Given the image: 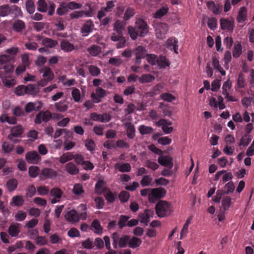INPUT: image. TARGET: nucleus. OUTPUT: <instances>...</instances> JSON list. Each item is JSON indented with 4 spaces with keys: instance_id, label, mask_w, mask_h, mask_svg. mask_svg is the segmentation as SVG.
Here are the masks:
<instances>
[{
    "instance_id": "obj_1",
    "label": "nucleus",
    "mask_w": 254,
    "mask_h": 254,
    "mask_svg": "<svg viewBox=\"0 0 254 254\" xmlns=\"http://www.w3.org/2000/svg\"><path fill=\"white\" fill-rule=\"evenodd\" d=\"M128 33L132 40H136L138 36L143 37L148 33V26L146 22L141 18L138 19L134 27H127Z\"/></svg>"
},
{
    "instance_id": "obj_2",
    "label": "nucleus",
    "mask_w": 254,
    "mask_h": 254,
    "mask_svg": "<svg viewBox=\"0 0 254 254\" xmlns=\"http://www.w3.org/2000/svg\"><path fill=\"white\" fill-rule=\"evenodd\" d=\"M156 212L158 217H164L169 215L172 210L170 204L165 200L159 201L155 206Z\"/></svg>"
},
{
    "instance_id": "obj_3",
    "label": "nucleus",
    "mask_w": 254,
    "mask_h": 254,
    "mask_svg": "<svg viewBox=\"0 0 254 254\" xmlns=\"http://www.w3.org/2000/svg\"><path fill=\"white\" fill-rule=\"evenodd\" d=\"M166 193V190L162 188L151 189V193L148 195L149 201L150 202H154L155 200L164 197Z\"/></svg>"
},
{
    "instance_id": "obj_4",
    "label": "nucleus",
    "mask_w": 254,
    "mask_h": 254,
    "mask_svg": "<svg viewBox=\"0 0 254 254\" xmlns=\"http://www.w3.org/2000/svg\"><path fill=\"white\" fill-rule=\"evenodd\" d=\"M169 30V27L165 23H159L156 25L155 34L157 38L162 40L166 38V35Z\"/></svg>"
},
{
    "instance_id": "obj_5",
    "label": "nucleus",
    "mask_w": 254,
    "mask_h": 254,
    "mask_svg": "<svg viewBox=\"0 0 254 254\" xmlns=\"http://www.w3.org/2000/svg\"><path fill=\"white\" fill-rule=\"evenodd\" d=\"M52 114L49 111H41L36 115L34 123L37 125H40L43 122L47 123L52 119Z\"/></svg>"
},
{
    "instance_id": "obj_6",
    "label": "nucleus",
    "mask_w": 254,
    "mask_h": 254,
    "mask_svg": "<svg viewBox=\"0 0 254 254\" xmlns=\"http://www.w3.org/2000/svg\"><path fill=\"white\" fill-rule=\"evenodd\" d=\"M57 172L50 168H43L39 174V178L40 180H45L48 179H54L57 177Z\"/></svg>"
},
{
    "instance_id": "obj_7",
    "label": "nucleus",
    "mask_w": 254,
    "mask_h": 254,
    "mask_svg": "<svg viewBox=\"0 0 254 254\" xmlns=\"http://www.w3.org/2000/svg\"><path fill=\"white\" fill-rule=\"evenodd\" d=\"M94 28V24L91 19H88L85 21L83 24L80 32L83 36H87L91 33Z\"/></svg>"
},
{
    "instance_id": "obj_8",
    "label": "nucleus",
    "mask_w": 254,
    "mask_h": 254,
    "mask_svg": "<svg viewBox=\"0 0 254 254\" xmlns=\"http://www.w3.org/2000/svg\"><path fill=\"white\" fill-rule=\"evenodd\" d=\"M90 118L92 121L102 123L108 122L111 120V116L107 113L98 114L96 113H92L90 114Z\"/></svg>"
},
{
    "instance_id": "obj_9",
    "label": "nucleus",
    "mask_w": 254,
    "mask_h": 254,
    "mask_svg": "<svg viewBox=\"0 0 254 254\" xmlns=\"http://www.w3.org/2000/svg\"><path fill=\"white\" fill-rule=\"evenodd\" d=\"M173 159L169 155H162L159 156L158 158V163L163 166L169 169H172L173 167Z\"/></svg>"
},
{
    "instance_id": "obj_10",
    "label": "nucleus",
    "mask_w": 254,
    "mask_h": 254,
    "mask_svg": "<svg viewBox=\"0 0 254 254\" xmlns=\"http://www.w3.org/2000/svg\"><path fill=\"white\" fill-rule=\"evenodd\" d=\"M43 107V104L41 101L35 102H28L25 106V111L26 113H30L33 111H39Z\"/></svg>"
},
{
    "instance_id": "obj_11",
    "label": "nucleus",
    "mask_w": 254,
    "mask_h": 254,
    "mask_svg": "<svg viewBox=\"0 0 254 254\" xmlns=\"http://www.w3.org/2000/svg\"><path fill=\"white\" fill-rule=\"evenodd\" d=\"M25 159L30 164H38L41 160V157L36 151L28 152L25 155Z\"/></svg>"
},
{
    "instance_id": "obj_12",
    "label": "nucleus",
    "mask_w": 254,
    "mask_h": 254,
    "mask_svg": "<svg viewBox=\"0 0 254 254\" xmlns=\"http://www.w3.org/2000/svg\"><path fill=\"white\" fill-rule=\"evenodd\" d=\"M40 72L42 73L43 78L48 80L51 81L54 79V73L52 69L49 66H43L40 70Z\"/></svg>"
},
{
    "instance_id": "obj_13",
    "label": "nucleus",
    "mask_w": 254,
    "mask_h": 254,
    "mask_svg": "<svg viewBox=\"0 0 254 254\" xmlns=\"http://www.w3.org/2000/svg\"><path fill=\"white\" fill-rule=\"evenodd\" d=\"M207 6L215 14H220L222 11V5L220 3H215L212 0L208 1L207 2Z\"/></svg>"
},
{
    "instance_id": "obj_14",
    "label": "nucleus",
    "mask_w": 254,
    "mask_h": 254,
    "mask_svg": "<svg viewBox=\"0 0 254 254\" xmlns=\"http://www.w3.org/2000/svg\"><path fill=\"white\" fill-rule=\"evenodd\" d=\"M220 24L222 30H226L228 31H232L234 29V21L228 19L222 18L220 19Z\"/></svg>"
},
{
    "instance_id": "obj_15",
    "label": "nucleus",
    "mask_w": 254,
    "mask_h": 254,
    "mask_svg": "<svg viewBox=\"0 0 254 254\" xmlns=\"http://www.w3.org/2000/svg\"><path fill=\"white\" fill-rule=\"evenodd\" d=\"M10 132L8 136L21 137L24 132V128L21 125H18L11 127Z\"/></svg>"
},
{
    "instance_id": "obj_16",
    "label": "nucleus",
    "mask_w": 254,
    "mask_h": 254,
    "mask_svg": "<svg viewBox=\"0 0 254 254\" xmlns=\"http://www.w3.org/2000/svg\"><path fill=\"white\" fill-rule=\"evenodd\" d=\"M153 215V211L150 209H146L143 213H140L138 215L139 218L140 219V222L142 223L147 225L149 222V219L150 217H152Z\"/></svg>"
},
{
    "instance_id": "obj_17",
    "label": "nucleus",
    "mask_w": 254,
    "mask_h": 254,
    "mask_svg": "<svg viewBox=\"0 0 254 254\" xmlns=\"http://www.w3.org/2000/svg\"><path fill=\"white\" fill-rule=\"evenodd\" d=\"M65 218L68 221L72 223L77 222L79 219V215L74 209L67 211L65 215Z\"/></svg>"
},
{
    "instance_id": "obj_18",
    "label": "nucleus",
    "mask_w": 254,
    "mask_h": 254,
    "mask_svg": "<svg viewBox=\"0 0 254 254\" xmlns=\"http://www.w3.org/2000/svg\"><path fill=\"white\" fill-rule=\"evenodd\" d=\"M60 47L62 51L66 53L70 52L74 49L73 44L66 39H64L61 41Z\"/></svg>"
},
{
    "instance_id": "obj_19",
    "label": "nucleus",
    "mask_w": 254,
    "mask_h": 254,
    "mask_svg": "<svg viewBox=\"0 0 254 254\" xmlns=\"http://www.w3.org/2000/svg\"><path fill=\"white\" fill-rule=\"evenodd\" d=\"M159 69L166 68L170 66L169 60L166 58V56H160L158 57L156 63Z\"/></svg>"
},
{
    "instance_id": "obj_20",
    "label": "nucleus",
    "mask_w": 254,
    "mask_h": 254,
    "mask_svg": "<svg viewBox=\"0 0 254 254\" xmlns=\"http://www.w3.org/2000/svg\"><path fill=\"white\" fill-rule=\"evenodd\" d=\"M114 167L116 169L122 173L129 172L131 170V166L128 163H117L115 164Z\"/></svg>"
},
{
    "instance_id": "obj_21",
    "label": "nucleus",
    "mask_w": 254,
    "mask_h": 254,
    "mask_svg": "<svg viewBox=\"0 0 254 254\" xmlns=\"http://www.w3.org/2000/svg\"><path fill=\"white\" fill-rule=\"evenodd\" d=\"M65 171L70 175H75L79 173V170L72 162L67 163L65 166Z\"/></svg>"
},
{
    "instance_id": "obj_22",
    "label": "nucleus",
    "mask_w": 254,
    "mask_h": 254,
    "mask_svg": "<svg viewBox=\"0 0 254 254\" xmlns=\"http://www.w3.org/2000/svg\"><path fill=\"white\" fill-rule=\"evenodd\" d=\"M26 94L35 96L39 93V88L37 85L30 84L26 86Z\"/></svg>"
},
{
    "instance_id": "obj_23",
    "label": "nucleus",
    "mask_w": 254,
    "mask_h": 254,
    "mask_svg": "<svg viewBox=\"0 0 254 254\" xmlns=\"http://www.w3.org/2000/svg\"><path fill=\"white\" fill-rule=\"evenodd\" d=\"M247 9L246 7L242 6L240 8L237 17L238 23H244L247 19Z\"/></svg>"
},
{
    "instance_id": "obj_24",
    "label": "nucleus",
    "mask_w": 254,
    "mask_h": 254,
    "mask_svg": "<svg viewBox=\"0 0 254 254\" xmlns=\"http://www.w3.org/2000/svg\"><path fill=\"white\" fill-rule=\"evenodd\" d=\"M127 135L129 139H133L135 136V127L131 123H127L125 124Z\"/></svg>"
},
{
    "instance_id": "obj_25",
    "label": "nucleus",
    "mask_w": 254,
    "mask_h": 254,
    "mask_svg": "<svg viewBox=\"0 0 254 254\" xmlns=\"http://www.w3.org/2000/svg\"><path fill=\"white\" fill-rule=\"evenodd\" d=\"M91 229L97 234L100 235L103 232V229L97 219L94 220L92 222Z\"/></svg>"
},
{
    "instance_id": "obj_26",
    "label": "nucleus",
    "mask_w": 254,
    "mask_h": 254,
    "mask_svg": "<svg viewBox=\"0 0 254 254\" xmlns=\"http://www.w3.org/2000/svg\"><path fill=\"white\" fill-rule=\"evenodd\" d=\"M19 225H20V224L18 223L10 225L8 229V232L10 236L15 237L18 235L20 232V230L18 227Z\"/></svg>"
},
{
    "instance_id": "obj_27",
    "label": "nucleus",
    "mask_w": 254,
    "mask_h": 254,
    "mask_svg": "<svg viewBox=\"0 0 254 254\" xmlns=\"http://www.w3.org/2000/svg\"><path fill=\"white\" fill-rule=\"evenodd\" d=\"M146 51L145 48L142 46H137L134 51V54L135 57L144 58L146 56Z\"/></svg>"
},
{
    "instance_id": "obj_28",
    "label": "nucleus",
    "mask_w": 254,
    "mask_h": 254,
    "mask_svg": "<svg viewBox=\"0 0 254 254\" xmlns=\"http://www.w3.org/2000/svg\"><path fill=\"white\" fill-rule=\"evenodd\" d=\"M42 43L45 47L50 48H55L58 44L57 40L49 38H44Z\"/></svg>"
},
{
    "instance_id": "obj_29",
    "label": "nucleus",
    "mask_w": 254,
    "mask_h": 254,
    "mask_svg": "<svg viewBox=\"0 0 254 254\" xmlns=\"http://www.w3.org/2000/svg\"><path fill=\"white\" fill-rule=\"evenodd\" d=\"M242 52V47L241 43L237 42L235 43L233 50V56L234 58H237L240 56Z\"/></svg>"
},
{
    "instance_id": "obj_30",
    "label": "nucleus",
    "mask_w": 254,
    "mask_h": 254,
    "mask_svg": "<svg viewBox=\"0 0 254 254\" xmlns=\"http://www.w3.org/2000/svg\"><path fill=\"white\" fill-rule=\"evenodd\" d=\"M142 241L140 239L136 237H133L131 239L129 238L128 246L130 248L134 249L139 247Z\"/></svg>"
},
{
    "instance_id": "obj_31",
    "label": "nucleus",
    "mask_w": 254,
    "mask_h": 254,
    "mask_svg": "<svg viewBox=\"0 0 254 254\" xmlns=\"http://www.w3.org/2000/svg\"><path fill=\"white\" fill-rule=\"evenodd\" d=\"M40 172V169L38 166H31L29 167L28 173L31 178H35L38 176H39Z\"/></svg>"
},
{
    "instance_id": "obj_32",
    "label": "nucleus",
    "mask_w": 254,
    "mask_h": 254,
    "mask_svg": "<svg viewBox=\"0 0 254 254\" xmlns=\"http://www.w3.org/2000/svg\"><path fill=\"white\" fill-rule=\"evenodd\" d=\"M54 106L57 111L60 112H65L68 109V106L64 101H60L56 103Z\"/></svg>"
},
{
    "instance_id": "obj_33",
    "label": "nucleus",
    "mask_w": 254,
    "mask_h": 254,
    "mask_svg": "<svg viewBox=\"0 0 254 254\" xmlns=\"http://www.w3.org/2000/svg\"><path fill=\"white\" fill-rule=\"evenodd\" d=\"M18 182L16 179H11L9 180L6 183L7 190L9 191H14L17 187Z\"/></svg>"
},
{
    "instance_id": "obj_34",
    "label": "nucleus",
    "mask_w": 254,
    "mask_h": 254,
    "mask_svg": "<svg viewBox=\"0 0 254 254\" xmlns=\"http://www.w3.org/2000/svg\"><path fill=\"white\" fill-rule=\"evenodd\" d=\"M155 77L150 74H144L138 78L139 81L141 83H149L154 80Z\"/></svg>"
},
{
    "instance_id": "obj_35",
    "label": "nucleus",
    "mask_w": 254,
    "mask_h": 254,
    "mask_svg": "<svg viewBox=\"0 0 254 254\" xmlns=\"http://www.w3.org/2000/svg\"><path fill=\"white\" fill-rule=\"evenodd\" d=\"M68 11L66 2H62L58 7L56 10L57 14L59 16H62L66 13Z\"/></svg>"
},
{
    "instance_id": "obj_36",
    "label": "nucleus",
    "mask_w": 254,
    "mask_h": 254,
    "mask_svg": "<svg viewBox=\"0 0 254 254\" xmlns=\"http://www.w3.org/2000/svg\"><path fill=\"white\" fill-rule=\"evenodd\" d=\"M87 50L91 56H97L101 53V48L97 45H93L88 47Z\"/></svg>"
},
{
    "instance_id": "obj_37",
    "label": "nucleus",
    "mask_w": 254,
    "mask_h": 254,
    "mask_svg": "<svg viewBox=\"0 0 254 254\" xmlns=\"http://www.w3.org/2000/svg\"><path fill=\"white\" fill-rule=\"evenodd\" d=\"M24 199L21 195H15L12 197L11 204L15 206H21L24 203Z\"/></svg>"
},
{
    "instance_id": "obj_38",
    "label": "nucleus",
    "mask_w": 254,
    "mask_h": 254,
    "mask_svg": "<svg viewBox=\"0 0 254 254\" xmlns=\"http://www.w3.org/2000/svg\"><path fill=\"white\" fill-rule=\"evenodd\" d=\"M48 10V4L45 0H38L37 10L41 12H46Z\"/></svg>"
},
{
    "instance_id": "obj_39",
    "label": "nucleus",
    "mask_w": 254,
    "mask_h": 254,
    "mask_svg": "<svg viewBox=\"0 0 254 254\" xmlns=\"http://www.w3.org/2000/svg\"><path fill=\"white\" fill-rule=\"evenodd\" d=\"M10 14H12L15 17L22 16V12L19 7L16 5H12L9 6Z\"/></svg>"
},
{
    "instance_id": "obj_40",
    "label": "nucleus",
    "mask_w": 254,
    "mask_h": 254,
    "mask_svg": "<svg viewBox=\"0 0 254 254\" xmlns=\"http://www.w3.org/2000/svg\"><path fill=\"white\" fill-rule=\"evenodd\" d=\"M73 159V154L71 152H67L63 154L60 158L59 162L62 164L70 161Z\"/></svg>"
},
{
    "instance_id": "obj_41",
    "label": "nucleus",
    "mask_w": 254,
    "mask_h": 254,
    "mask_svg": "<svg viewBox=\"0 0 254 254\" xmlns=\"http://www.w3.org/2000/svg\"><path fill=\"white\" fill-rule=\"evenodd\" d=\"M89 72L92 76H98L101 73L100 69L96 65H90L88 67Z\"/></svg>"
},
{
    "instance_id": "obj_42",
    "label": "nucleus",
    "mask_w": 254,
    "mask_h": 254,
    "mask_svg": "<svg viewBox=\"0 0 254 254\" xmlns=\"http://www.w3.org/2000/svg\"><path fill=\"white\" fill-rule=\"evenodd\" d=\"M231 204V198L230 196H224L222 199V207L224 211L229 209Z\"/></svg>"
},
{
    "instance_id": "obj_43",
    "label": "nucleus",
    "mask_w": 254,
    "mask_h": 254,
    "mask_svg": "<svg viewBox=\"0 0 254 254\" xmlns=\"http://www.w3.org/2000/svg\"><path fill=\"white\" fill-rule=\"evenodd\" d=\"M138 130L141 134L145 135L152 133L153 129L151 127L141 125L139 127Z\"/></svg>"
},
{
    "instance_id": "obj_44",
    "label": "nucleus",
    "mask_w": 254,
    "mask_h": 254,
    "mask_svg": "<svg viewBox=\"0 0 254 254\" xmlns=\"http://www.w3.org/2000/svg\"><path fill=\"white\" fill-rule=\"evenodd\" d=\"M212 64L214 67L221 73L222 75H225L226 72L219 64V61L217 58H213L212 59Z\"/></svg>"
},
{
    "instance_id": "obj_45",
    "label": "nucleus",
    "mask_w": 254,
    "mask_h": 254,
    "mask_svg": "<svg viewBox=\"0 0 254 254\" xmlns=\"http://www.w3.org/2000/svg\"><path fill=\"white\" fill-rule=\"evenodd\" d=\"M129 236L128 235H123L122 237H119V246L120 248H125L128 245Z\"/></svg>"
},
{
    "instance_id": "obj_46",
    "label": "nucleus",
    "mask_w": 254,
    "mask_h": 254,
    "mask_svg": "<svg viewBox=\"0 0 254 254\" xmlns=\"http://www.w3.org/2000/svg\"><path fill=\"white\" fill-rule=\"evenodd\" d=\"M129 219V217L124 215H121L119 222L118 225L120 229H123L125 226H127V223Z\"/></svg>"
},
{
    "instance_id": "obj_47",
    "label": "nucleus",
    "mask_w": 254,
    "mask_h": 254,
    "mask_svg": "<svg viewBox=\"0 0 254 254\" xmlns=\"http://www.w3.org/2000/svg\"><path fill=\"white\" fill-rule=\"evenodd\" d=\"M72 192L75 195L77 196L80 195L84 192L82 185L80 184H75L72 190Z\"/></svg>"
},
{
    "instance_id": "obj_48",
    "label": "nucleus",
    "mask_w": 254,
    "mask_h": 254,
    "mask_svg": "<svg viewBox=\"0 0 254 254\" xmlns=\"http://www.w3.org/2000/svg\"><path fill=\"white\" fill-rule=\"evenodd\" d=\"M71 96L75 102H79L80 101L81 94L78 89L73 88L71 91Z\"/></svg>"
},
{
    "instance_id": "obj_49",
    "label": "nucleus",
    "mask_w": 254,
    "mask_h": 254,
    "mask_svg": "<svg viewBox=\"0 0 254 254\" xmlns=\"http://www.w3.org/2000/svg\"><path fill=\"white\" fill-rule=\"evenodd\" d=\"M26 9L29 14H33L35 9V4L32 0H27L25 3Z\"/></svg>"
},
{
    "instance_id": "obj_50",
    "label": "nucleus",
    "mask_w": 254,
    "mask_h": 254,
    "mask_svg": "<svg viewBox=\"0 0 254 254\" xmlns=\"http://www.w3.org/2000/svg\"><path fill=\"white\" fill-rule=\"evenodd\" d=\"M164 86L163 84L159 83L154 86L152 90L149 92V94L151 96H154L159 94L161 90L163 88Z\"/></svg>"
},
{
    "instance_id": "obj_51",
    "label": "nucleus",
    "mask_w": 254,
    "mask_h": 254,
    "mask_svg": "<svg viewBox=\"0 0 254 254\" xmlns=\"http://www.w3.org/2000/svg\"><path fill=\"white\" fill-rule=\"evenodd\" d=\"M1 147L2 150L4 153H9L11 152L14 148V145L7 141L3 142Z\"/></svg>"
},
{
    "instance_id": "obj_52",
    "label": "nucleus",
    "mask_w": 254,
    "mask_h": 254,
    "mask_svg": "<svg viewBox=\"0 0 254 254\" xmlns=\"http://www.w3.org/2000/svg\"><path fill=\"white\" fill-rule=\"evenodd\" d=\"M25 23L22 20H18L13 24V29L17 32H21L25 28Z\"/></svg>"
},
{
    "instance_id": "obj_53",
    "label": "nucleus",
    "mask_w": 254,
    "mask_h": 254,
    "mask_svg": "<svg viewBox=\"0 0 254 254\" xmlns=\"http://www.w3.org/2000/svg\"><path fill=\"white\" fill-rule=\"evenodd\" d=\"M9 14V5L8 4H3L0 6V16H6Z\"/></svg>"
},
{
    "instance_id": "obj_54",
    "label": "nucleus",
    "mask_w": 254,
    "mask_h": 254,
    "mask_svg": "<svg viewBox=\"0 0 254 254\" xmlns=\"http://www.w3.org/2000/svg\"><path fill=\"white\" fill-rule=\"evenodd\" d=\"M191 219V217L188 218L186 223L184 225L183 229L181 232V239L182 238V237L187 235L188 231L189 225L190 224Z\"/></svg>"
},
{
    "instance_id": "obj_55",
    "label": "nucleus",
    "mask_w": 254,
    "mask_h": 254,
    "mask_svg": "<svg viewBox=\"0 0 254 254\" xmlns=\"http://www.w3.org/2000/svg\"><path fill=\"white\" fill-rule=\"evenodd\" d=\"M81 246L83 248L86 249H92L94 247L93 242L90 238H87L82 241Z\"/></svg>"
},
{
    "instance_id": "obj_56",
    "label": "nucleus",
    "mask_w": 254,
    "mask_h": 254,
    "mask_svg": "<svg viewBox=\"0 0 254 254\" xmlns=\"http://www.w3.org/2000/svg\"><path fill=\"white\" fill-rule=\"evenodd\" d=\"M50 194L52 196H54L58 199H60L61 198V197L62 196L63 191L59 188H53L51 190Z\"/></svg>"
},
{
    "instance_id": "obj_57",
    "label": "nucleus",
    "mask_w": 254,
    "mask_h": 254,
    "mask_svg": "<svg viewBox=\"0 0 254 254\" xmlns=\"http://www.w3.org/2000/svg\"><path fill=\"white\" fill-rule=\"evenodd\" d=\"M14 93L16 95L22 96L26 94V86L24 85H18L15 89Z\"/></svg>"
},
{
    "instance_id": "obj_58",
    "label": "nucleus",
    "mask_w": 254,
    "mask_h": 254,
    "mask_svg": "<svg viewBox=\"0 0 254 254\" xmlns=\"http://www.w3.org/2000/svg\"><path fill=\"white\" fill-rule=\"evenodd\" d=\"M168 12V8L162 7L156 11L154 17L155 18H160L165 15Z\"/></svg>"
},
{
    "instance_id": "obj_59",
    "label": "nucleus",
    "mask_w": 254,
    "mask_h": 254,
    "mask_svg": "<svg viewBox=\"0 0 254 254\" xmlns=\"http://www.w3.org/2000/svg\"><path fill=\"white\" fill-rule=\"evenodd\" d=\"M124 28V27L123 23L119 20H117L114 24V30L116 31L118 34H122V31Z\"/></svg>"
},
{
    "instance_id": "obj_60",
    "label": "nucleus",
    "mask_w": 254,
    "mask_h": 254,
    "mask_svg": "<svg viewBox=\"0 0 254 254\" xmlns=\"http://www.w3.org/2000/svg\"><path fill=\"white\" fill-rule=\"evenodd\" d=\"M55 26L57 27V30L62 31L65 29L64 25V20L62 17H58L56 19Z\"/></svg>"
},
{
    "instance_id": "obj_61",
    "label": "nucleus",
    "mask_w": 254,
    "mask_h": 254,
    "mask_svg": "<svg viewBox=\"0 0 254 254\" xmlns=\"http://www.w3.org/2000/svg\"><path fill=\"white\" fill-rule=\"evenodd\" d=\"M66 4L68 10L79 9L82 7V4L76 3L73 1L66 2Z\"/></svg>"
},
{
    "instance_id": "obj_62",
    "label": "nucleus",
    "mask_w": 254,
    "mask_h": 254,
    "mask_svg": "<svg viewBox=\"0 0 254 254\" xmlns=\"http://www.w3.org/2000/svg\"><path fill=\"white\" fill-rule=\"evenodd\" d=\"M129 196L130 194L129 192L125 190L122 191L119 195L120 200L123 203L127 201Z\"/></svg>"
},
{
    "instance_id": "obj_63",
    "label": "nucleus",
    "mask_w": 254,
    "mask_h": 254,
    "mask_svg": "<svg viewBox=\"0 0 254 254\" xmlns=\"http://www.w3.org/2000/svg\"><path fill=\"white\" fill-rule=\"evenodd\" d=\"M85 145L87 150L92 152L95 148V143L94 141L91 139H88L85 141Z\"/></svg>"
},
{
    "instance_id": "obj_64",
    "label": "nucleus",
    "mask_w": 254,
    "mask_h": 254,
    "mask_svg": "<svg viewBox=\"0 0 254 254\" xmlns=\"http://www.w3.org/2000/svg\"><path fill=\"white\" fill-rule=\"evenodd\" d=\"M146 60L152 65H155L157 63V60L158 57L154 54H147Z\"/></svg>"
}]
</instances>
